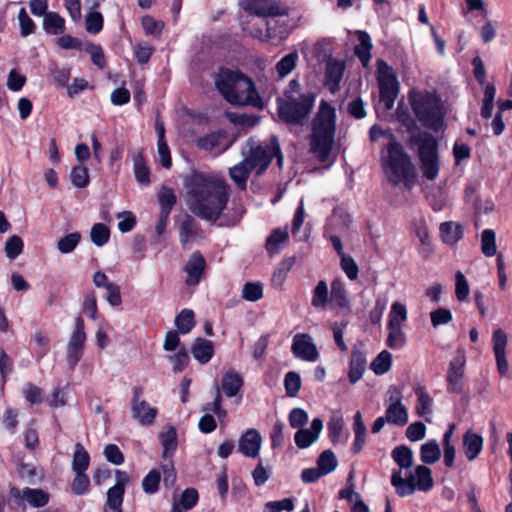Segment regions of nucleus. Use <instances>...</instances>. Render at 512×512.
Listing matches in <instances>:
<instances>
[{"mask_svg":"<svg viewBox=\"0 0 512 512\" xmlns=\"http://www.w3.org/2000/svg\"><path fill=\"white\" fill-rule=\"evenodd\" d=\"M377 80L379 85L398 84L394 69L385 61H377Z\"/></svg>","mask_w":512,"mask_h":512,"instance_id":"nucleus-42","label":"nucleus"},{"mask_svg":"<svg viewBox=\"0 0 512 512\" xmlns=\"http://www.w3.org/2000/svg\"><path fill=\"white\" fill-rule=\"evenodd\" d=\"M415 394L417 396V403L415 407L416 413L420 417H425V420L430 422L431 420L427 416H431L432 414V398L429 396L425 388L422 386H418L415 388Z\"/></svg>","mask_w":512,"mask_h":512,"instance_id":"nucleus-25","label":"nucleus"},{"mask_svg":"<svg viewBox=\"0 0 512 512\" xmlns=\"http://www.w3.org/2000/svg\"><path fill=\"white\" fill-rule=\"evenodd\" d=\"M262 444V437L256 429H248L238 440V450L244 456L256 458Z\"/></svg>","mask_w":512,"mask_h":512,"instance_id":"nucleus-15","label":"nucleus"},{"mask_svg":"<svg viewBox=\"0 0 512 512\" xmlns=\"http://www.w3.org/2000/svg\"><path fill=\"white\" fill-rule=\"evenodd\" d=\"M345 71V64L342 61L329 58L326 62L325 86L331 93L340 89V82Z\"/></svg>","mask_w":512,"mask_h":512,"instance_id":"nucleus-17","label":"nucleus"},{"mask_svg":"<svg viewBox=\"0 0 512 512\" xmlns=\"http://www.w3.org/2000/svg\"><path fill=\"white\" fill-rule=\"evenodd\" d=\"M328 296L327 283L324 280L319 281L313 290L311 305L315 308L324 309L328 302Z\"/></svg>","mask_w":512,"mask_h":512,"instance_id":"nucleus-46","label":"nucleus"},{"mask_svg":"<svg viewBox=\"0 0 512 512\" xmlns=\"http://www.w3.org/2000/svg\"><path fill=\"white\" fill-rule=\"evenodd\" d=\"M359 44L355 47V54L364 66H367L371 54L370 51L373 47L370 36L364 31H357Z\"/></svg>","mask_w":512,"mask_h":512,"instance_id":"nucleus-31","label":"nucleus"},{"mask_svg":"<svg viewBox=\"0 0 512 512\" xmlns=\"http://www.w3.org/2000/svg\"><path fill=\"white\" fill-rule=\"evenodd\" d=\"M391 354L383 350L378 354V356L372 361L371 369L377 375H383L388 372L391 368Z\"/></svg>","mask_w":512,"mask_h":512,"instance_id":"nucleus-48","label":"nucleus"},{"mask_svg":"<svg viewBox=\"0 0 512 512\" xmlns=\"http://www.w3.org/2000/svg\"><path fill=\"white\" fill-rule=\"evenodd\" d=\"M407 320V309L404 304L400 302H394L391 306L389 313L388 324H395L402 326V323Z\"/></svg>","mask_w":512,"mask_h":512,"instance_id":"nucleus-58","label":"nucleus"},{"mask_svg":"<svg viewBox=\"0 0 512 512\" xmlns=\"http://www.w3.org/2000/svg\"><path fill=\"white\" fill-rule=\"evenodd\" d=\"M483 437L468 430L463 436V450L469 461L475 460L483 449Z\"/></svg>","mask_w":512,"mask_h":512,"instance_id":"nucleus-21","label":"nucleus"},{"mask_svg":"<svg viewBox=\"0 0 512 512\" xmlns=\"http://www.w3.org/2000/svg\"><path fill=\"white\" fill-rule=\"evenodd\" d=\"M336 108L321 100L311 122L309 151L319 162L329 161L336 133Z\"/></svg>","mask_w":512,"mask_h":512,"instance_id":"nucleus-2","label":"nucleus"},{"mask_svg":"<svg viewBox=\"0 0 512 512\" xmlns=\"http://www.w3.org/2000/svg\"><path fill=\"white\" fill-rule=\"evenodd\" d=\"M415 143L418 146L423 176L428 180H435L440 168L436 139L431 134L424 133L416 138Z\"/></svg>","mask_w":512,"mask_h":512,"instance_id":"nucleus-7","label":"nucleus"},{"mask_svg":"<svg viewBox=\"0 0 512 512\" xmlns=\"http://www.w3.org/2000/svg\"><path fill=\"white\" fill-rule=\"evenodd\" d=\"M204 233L196 220L186 215L179 223V238L184 248L204 239Z\"/></svg>","mask_w":512,"mask_h":512,"instance_id":"nucleus-12","label":"nucleus"},{"mask_svg":"<svg viewBox=\"0 0 512 512\" xmlns=\"http://www.w3.org/2000/svg\"><path fill=\"white\" fill-rule=\"evenodd\" d=\"M110 237L108 227L102 223H96L90 231V238L94 245L101 247L106 244Z\"/></svg>","mask_w":512,"mask_h":512,"instance_id":"nucleus-51","label":"nucleus"},{"mask_svg":"<svg viewBox=\"0 0 512 512\" xmlns=\"http://www.w3.org/2000/svg\"><path fill=\"white\" fill-rule=\"evenodd\" d=\"M159 441L163 447V458L171 457L177 449V432L173 426H168L159 434Z\"/></svg>","mask_w":512,"mask_h":512,"instance_id":"nucleus-27","label":"nucleus"},{"mask_svg":"<svg viewBox=\"0 0 512 512\" xmlns=\"http://www.w3.org/2000/svg\"><path fill=\"white\" fill-rule=\"evenodd\" d=\"M465 367V357L458 354L449 364L447 373L448 390L454 393H460L463 390V376Z\"/></svg>","mask_w":512,"mask_h":512,"instance_id":"nucleus-14","label":"nucleus"},{"mask_svg":"<svg viewBox=\"0 0 512 512\" xmlns=\"http://www.w3.org/2000/svg\"><path fill=\"white\" fill-rule=\"evenodd\" d=\"M191 353L198 362L205 364L214 354L213 344L209 340L197 338L191 347Z\"/></svg>","mask_w":512,"mask_h":512,"instance_id":"nucleus-24","label":"nucleus"},{"mask_svg":"<svg viewBox=\"0 0 512 512\" xmlns=\"http://www.w3.org/2000/svg\"><path fill=\"white\" fill-rule=\"evenodd\" d=\"M452 313L449 309L440 307L432 312H430V319L432 326L437 328L441 325L448 324L452 321Z\"/></svg>","mask_w":512,"mask_h":512,"instance_id":"nucleus-64","label":"nucleus"},{"mask_svg":"<svg viewBox=\"0 0 512 512\" xmlns=\"http://www.w3.org/2000/svg\"><path fill=\"white\" fill-rule=\"evenodd\" d=\"M196 145L205 151L219 149L221 152L230 147V143L227 141V134L224 131L211 132L205 136L198 137Z\"/></svg>","mask_w":512,"mask_h":512,"instance_id":"nucleus-18","label":"nucleus"},{"mask_svg":"<svg viewBox=\"0 0 512 512\" xmlns=\"http://www.w3.org/2000/svg\"><path fill=\"white\" fill-rule=\"evenodd\" d=\"M132 417L141 425H151L157 415V410L151 407L145 400L131 402Z\"/></svg>","mask_w":512,"mask_h":512,"instance_id":"nucleus-20","label":"nucleus"},{"mask_svg":"<svg viewBox=\"0 0 512 512\" xmlns=\"http://www.w3.org/2000/svg\"><path fill=\"white\" fill-rule=\"evenodd\" d=\"M18 22L22 37H27L35 32L36 25L28 15L25 8H21L18 13Z\"/></svg>","mask_w":512,"mask_h":512,"instance_id":"nucleus-60","label":"nucleus"},{"mask_svg":"<svg viewBox=\"0 0 512 512\" xmlns=\"http://www.w3.org/2000/svg\"><path fill=\"white\" fill-rule=\"evenodd\" d=\"M331 300L341 308L346 307L348 304L346 289L340 279H335L331 283Z\"/></svg>","mask_w":512,"mask_h":512,"instance_id":"nucleus-50","label":"nucleus"},{"mask_svg":"<svg viewBox=\"0 0 512 512\" xmlns=\"http://www.w3.org/2000/svg\"><path fill=\"white\" fill-rule=\"evenodd\" d=\"M291 351L296 358L306 362H316L320 357L313 338L307 333L293 336Z\"/></svg>","mask_w":512,"mask_h":512,"instance_id":"nucleus-10","label":"nucleus"},{"mask_svg":"<svg viewBox=\"0 0 512 512\" xmlns=\"http://www.w3.org/2000/svg\"><path fill=\"white\" fill-rule=\"evenodd\" d=\"M242 297L250 302H256L263 297V285L259 282H249L243 286Z\"/></svg>","mask_w":512,"mask_h":512,"instance_id":"nucleus-55","label":"nucleus"},{"mask_svg":"<svg viewBox=\"0 0 512 512\" xmlns=\"http://www.w3.org/2000/svg\"><path fill=\"white\" fill-rule=\"evenodd\" d=\"M9 495L15 500L26 501L30 506L43 507L49 502V494L41 489L26 487L22 491L15 486L10 487Z\"/></svg>","mask_w":512,"mask_h":512,"instance_id":"nucleus-13","label":"nucleus"},{"mask_svg":"<svg viewBox=\"0 0 512 512\" xmlns=\"http://www.w3.org/2000/svg\"><path fill=\"white\" fill-rule=\"evenodd\" d=\"M81 240V234L79 232L70 233L57 242V249L62 254H68L74 251Z\"/></svg>","mask_w":512,"mask_h":512,"instance_id":"nucleus-49","label":"nucleus"},{"mask_svg":"<svg viewBox=\"0 0 512 512\" xmlns=\"http://www.w3.org/2000/svg\"><path fill=\"white\" fill-rule=\"evenodd\" d=\"M133 166L136 180L143 185H148L150 183V170L146 165L142 152H138L135 155Z\"/></svg>","mask_w":512,"mask_h":512,"instance_id":"nucleus-38","label":"nucleus"},{"mask_svg":"<svg viewBox=\"0 0 512 512\" xmlns=\"http://www.w3.org/2000/svg\"><path fill=\"white\" fill-rule=\"evenodd\" d=\"M157 196L160 212L170 213L177 201L174 190L170 187L162 186Z\"/></svg>","mask_w":512,"mask_h":512,"instance_id":"nucleus-43","label":"nucleus"},{"mask_svg":"<svg viewBox=\"0 0 512 512\" xmlns=\"http://www.w3.org/2000/svg\"><path fill=\"white\" fill-rule=\"evenodd\" d=\"M380 101L386 109H391L398 95V84L379 85Z\"/></svg>","mask_w":512,"mask_h":512,"instance_id":"nucleus-53","label":"nucleus"},{"mask_svg":"<svg viewBox=\"0 0 512 512\" xmlns=\"http://www.w3.org/2000/svg\"><path fill=\"white\" fill-rule=\"evenodd\" d=\"M230 186L223 179L194 174L187 185V205L189 210L202 220L220 226L236 225L245 213L240 199L234 198L229 207Z\"/></svg>","mask_w":512,"mask_h":512,"instance_id":"nucleus-1","label":"nucleus"},{"mask_svg":"<svg viewBox=\"0 0 512 512\" xmlns=\"http://www.w3.org/2000/svg\"><path fill=\"white\" fill-rule=\"evenodd\" d=\"M250 172L251 169L245 161L242 160L240 163L229 169V176L240 190H245Z\"/></svg>","mask_w":512,"mask_h":512,"instance_id":"nucleus-33","label":"nucleus"},{"mask_svg":"<svg viewBox=\"0 0 512 512\" xmlns=\"http://www.w3.org/2000/svg\"><path fill=\"white\" fill-rule=\"evenodd\" d=\"M288 231L284 229H275L266 240V249L269 254H277L288 241Z\"/></svg>","mask_w":512,"mask_h":512,"instance_id":"nucleus-30","label":"nucleus"},{"mask_svg":"<svg viewBox=\"0 0 512 512\" xmlns=\"http://www.w3.org/2000/svg\"><path fill=\"white\" fill-rule=\"evenodd\" d=\"M381 165L387 181L394 187L411 190L416 182V170L403 146L390 135L381 151Z\"/></svg>","mask_w":512,"mask_h":512,"instance_id":"nucleus-4","label":"nucleus"},{"mask_svg":"<svg viewBox=\"0 0 512 512\" xmlns=\"http://www.w3.org/2000/svg\"><path fill=\"white\" fill-rule=\"evenodd\" d=\"M72 184L77 188H84L89 183L88 170L84 166H76L70 173Z\"/></svg>","mask_w":512,"mask_h":512,"instance_id":"nucleus-62","label":"nucleus"},{"mask_svg":"<svg viewBox=\"0 0 512 512\" xmlns=\"http://www.w3.org/2000/svg\"><path fill=\"white\" fill-rule=\"evenodd\" d=\"M175 325L182 334H187L195 326L194 312L190 309H183L175 317Z\"/></svg>","mask_w":512,"mask_h":512,"instance_id":"nucleus-45","label":"nucleus"},{"mask_svg":"<svg viewBox=\"0 0 512 512\" xmlns=\"http://www.w3.org/2000/svg\"><path fill=\"white\" fill-rule=\"evenodd\" d=\"M85 340H86V333L84 331L83 319L81 317H77L75 320L74 331L71 334L67 345L83 351Z\"/></svg>","mask_w":512,"mask_h":512,"instance_id":"nucleus-44","label":"nucleus"},{"mask_svg":"<svg viewBox=\"0 0 512 512\" xmlns=\"http://www.w3.org/2000/svg\"><path fill=\"white\" fill-rule=\"evenodd\" d=\"M298 58L297 52H291L287 55H285L277 64H276V71L280 78H283L287 76L289 73H291L295 66H296V60Z\"/></svg>","mask_w":512,"mask_h":512,"instance_id":"nucleus-52","label":"nucleus"},{"mask_svg":"<svg viewBox=\"0 0 512 512\" xmlns=\"http://www.w3.org/2000/svg\"><path fill=\"white\" fill-rule=\"evenodd\" d=\"M323 429V421L320 418H314L309 429H298L295 433L294 441L298 448L306 449L315 443Z\"/></svg>","mask_w":512,"mask_h":512,"instance_id":"nucleus-16","label":"nucleus"},{"mask_svg":"<svg viewBox=\"0 0 512 512\" xmlns=\"http://www.w3.org/2000/svg\"><path fill=\"white\" fill-rule=\"evenodd\" d=\"M441 238L444 243L453 245L463 236V228L460 224L453 221L443 222L440 227Z\"/></svg>","mask_w":512,"mask_h":512,"instance_id":"nucleus-26","label":"nucleus"},{"mask_svg":"<svg viewBox=\"0 0 512 512\" xmlns=\"http://www.w3.org/2000/svg\"><path fill=\"white\" fill-rule=\"evenodd\" d=\"M161 479L160 472L157 470H151L144 477L142 481V488L145 493L154 494L158 491L159 482Z\"/></svg>","mask_w":512,"mask_h":512,"instance_id":"nucleus-61","label":"nucleus"},{"mask_svg":"<svg viewBox=\"0 0 512 512\" xmlns=\"http://www.w3.org/2000/svg\"><path fill=\"white\" fill-rule=\"evenodd\" d=\"M385 417L388 423L404 426L408 422V411L403 404H389Z\"/></svg>","mask_w":512,"mask_h":512,"instance_id":"nucleus-29","label":"nucleus"},{"mask_svg":"<svg viewBox=\"0 0 512 512\" xmlns=\"http://www.w3.org/2000/svg\"><path fill=\"white\" fill-rule=\"evenodd\" d=\"M90 457L82 444L76 443L72 460L74 472H85L89 466Z\"/></svg>","mask_w":512,"mask_h":512,"instance_id":"nucleus-40","label":"nucleus"},{"mask_svg":"<svg viewBox=\"0 0 512 512\" xmlns=\"http://www.w3.org/2000/svg\"><path fill=\"white\" fill-rule=\"evenodd\" d=\"M387 345L392 349H400L406 343V335L402 330V326L388 324Z\"/></svg>","mask_w":512,"mask_h":512,"instance_id":"nucleus-41","label":"nucleus"},{"mask_svg":"<svg viewBox=\"0 0 512 512\" xmlns=\"http://www.w3.org/2000/svg\"><path fill=\"white\" fill-rule=\"evenodd\" d=\"M273 157L277 158V163L281 167L283 155L276 136L271 137L270 146L268 147H262L261 145L251 146L243 160L251 171L256 169L257 174H261L268 168Z\"/></svg>","mask_w":512,"mask_h":512,"instance_id":"nucleus-8","label":"nucleus"},{"mask_svg":"<svg viewBox=\"0 0 512 512\" xmlns=\"http://www.w3.org/2000/svg\"><path fill=\"white\" fill-rule=\"evenodd\" d=\"M412 108L426 127L437 131L441 126L442 112L436 96L429 93L419 95L412 101Z\"/></svg>","mask_w":512,"mask_h":512,"instance_id":"nucleus-9","label":"nucleus"},{"mask_svg":"<svg viewBox=\"0 0 512 512\" xmlns=\"http://www.w3.org/2000/svg\"><path fill=\"white\" fill-rule=\"evenodd\" d=\"M205 266L206 261L202 254L198 251L194 252L184 267V270L187 273L186 283L188 285H197Z\"/></svg>","mask_w":512,"mask_h":512,"instance_id":"nucleus-19","label":"nucleus"},{"mask_svg":"<svg viewBox=\"0 0 512 512\" xmlns=\"http://www.w3.org/2000/svg\"><path fill=\"white\" fill-rule=\"evenodd\" d=\"M217 90L233 105L262 106V100L253 81L238 71L224 69L215 78Z\"/></svg>","mask_w":512,"mask_h":512,"instance_id":"nucleus-5","label":"nucleus"},{"mask_svg":"<svg viewBox=\"0 0 512 512\" xmlns=\"http://www.w3.org/2000/svg\"><path fill=\"white\" fill-rule=\"evenodd\" d=\"M481 250L487 257H492L497 252L496 235L493 230L486 229L481 235Z\"/></svg>","mask_w":512,"mask_h":512,"instance_id":"nucleus-47","label":"nucleus"},{"mask_svg":"<svg viewBox=\"0 0 512 512\" xmlns=\"http://www.w3.org/2000/svg\"><path fill=\"white\" fill-rule=\"evenodd\" d=\"M318 468L324 475H327L337 467V459L331 450H325L317 461Z\"/></svg>","mask_w":512,"mask_h":512,"instance_id":"nucleus-54","label":"nucleus"},{"mask_svg":"<svg viewBox=\"0 0 512 512\" xmlns=\"http://www.w3.org/2000/svg\"><path fill=\"white\" fill-rule=\"evenodd\" d=\"M116 478L117 483L107 491L105 512H121L125 485L129 481V476L126 472L117 470Z\"/></svg>","mask_w":512,"mask_h":512,"instance_id":"nucleus-11","label":"nucleus"},{"mask_svg":"<svg viewBox=\"0 0 512 512\" xmlns=\"http://www.w3.org/2000/svg\"><path fill=\"white\" fill-rule=\"evenodd\" d=\"M391 484L401 497L411 495L416 489L428 491L433 487L431 469L425 465H418L414 474L407 478L402 477L401 470H393Z\"/></svg>","mask_w":512,"mask_h":512,"instance_id":"nucleus-6","label":"nucleus"},{"mask_svg":"<svg viewBox=\"0 0 512 512\" xmlns=\"http://www.w3.org/2000/svg\"><path fill=\"white\" fill-rule=\"evenodd\" d=\"M251 14L267 18L281 14L280 8L267 0H251L246 8Z\"/></svg>","mask_w":512,"mask_h":512,"instance_id":"nucleus-23","label":"nucleus"},{"mask_svg":"<svg viewBox=\"0 0 512 512\" xmlns=\"http://www.w3.org/2000/svg\"><path fill=\"white\" fill-rule=\"evenodd\" d=\"M284 386L289 397H295L301 388V378L297 372L290 371L285 375Z\"/></svg>","mask_w":512,"mask_h":512,"instance_id":"nucleus-56","label":"nucleus"},{"mask_svg":"<svg viewBox=\"0 0 512 512\" xmlns=\"http://www.w3.org/2000/svg\"><path fill=\"white\" fill-rule=\"evenodd\" d=\"M292 264H293L292 260L283 261L277 267V269L274 271L271 281H272V285L275 288H277V289L282 288V286L286 280L287 273L290 270Z\"/></svg>","mask_w":512,"mask_h":512,"instance_id":"nucleus-57","label":"nucleus"},{"mask_svg":"<svg viewBox=\"0 0 512 512\" xmlns=\"http://www.w3.org/2000/svg\"><path fill=\"white\" fill-rule=\"evenodd\" d=\"M270 19L266 20V29L265 31H259L257 36L262 41H270L274 38H282L284 34V30L280 29V21L275 18L276 16H269Z\"/></svg>","mask_w":512,"mask_h":512,"instance_id":"nucleus-37","label":"nucleus"},{"mask_svg":"<svg viewBox=\"0 0 512 512\" xmlns=\"http://www.w3.org/2000/svg\"><path fill=\"white\" fill-rule=\"evenodd\" d=\"M353 431L355 434V440L352 446V452L354 454H358L363 449L367 432L366 425L359 411H357L354 415Z\"/></svg>","mask_w":512,"mask_h":512,"instance_id":"nucleus-28","label":"nucleus"},{"mask_svg":"<svg viewBox=\"0 0 512 512\" xmlns=\"http://www.w3.org/2000/svg\"><path fill=\"white\" fill-rule=\"evenodd\" d=\"M43 28L49 34H61L65 30V20L56 12H48L43 18Z\"/></svg>","mask_w":512,"mask_h":512,"instance_id":"nucleus-34","label":"nucleus"},{"mask_svg":"<svg viewBox=\"0 0 512 512\" xmlns=\"http://www.w3.org/2000/svg\"><path fill=\"white\" fill-rule=\"evenodd\" d=\"M23 247L24 243L19 236H11L5 243L6 256L11 260L17 258L22 253Z\"/></svg>","mask_w":512,"mask_h":512,"instance_id":"nucleus-59","label":"nucleus"},{"mask_svg":"<svg viewBox=\"0 0 512 512\" xmlns=\"http://www.w3.org/2000/svg\"><path fill=\"white\" fill-rule=\"evenodd\" d=\"M243 385V379L236 372H227L222 378V389L226 396L234 397Z\"/></svg>","mask_w":512,"mask_h":512,"instance_id":"nucleus-35","label":"nucleus"},{"mask_svg":"<svg viewBox=\"0 0 512 512\" xmlns=\"http://www.w3.org/2000/svg\"><path fill=\"white\" fill-rule=\"evenodd\" d=\"M391 456L401 469H408L413 464V452L407 446L395 447L392 450Z\"/></svg>","mask_w":512,"mask_h":512,"instance_id":"nucleus-39","label":"nucleus"},{"mask_svg":"<svg viewBox=\"0 0 512 512\" xmlns=\"http://www.w3.org/2000/svg\"><path fill=\"white\" fill-rule=\"evenodd\" d=\"M340 267L350 280H356L359 268L355 260L350 255L340 256Z\"/></svg>","mask_w":512,"mask_h":512,"instance_id":"nucleus-63","label":"nucleus"},{"mask_svg":"<svg viewBox=\"0 0 512 512\" xmlns=\"http://www.w3.org/2000/svg\"><path fill=\"white\" fill-rule=\"evenodd\" d=\"M344 421L342 417L334 416L328 422L329 437L334 445L345 444L348 434L343 433Z\"/></svg>","mask_w":512,"mask_h":512,"instance_id":"nucleus-32","label":"nucleus"},{"mask_svg":"<svg viewBox=\"0 0 512 512\" xmlns=\"http://www.w3.org/2000/svg\"><path fill=\"white\" fill-rule=\"evenodd\" d=\"M441 457L440 446L436 440H430L421 445L420 459L425 464H434Z\"/></svg>","mask_w":512,"mask_h":512,"instance_id":"nucleus-36","label":"nucleus"},{"mask_svg":"<svg viewBox=\"0 0 512 512\" xmlns=\"http://www.w3.org/2000/svg\"><path fill=\"white\" fill-rule=\"evenodd\" d=\"M366 369L365 354L357 348H354L349 363L348 377L352 384L358 382Z\"/></svg>","mask_w":512,"mask_h":512,"instance_id":"nucleus-22","label":"nucleus"},{"mask_svg":"<svg viewBox=\"0 0 512 512\" xmlns=\"http://www.w3.org/2000/svg\"><path fill=\"white\" fill-rule=\"evenodd\" d=\"M316 100V94L305 89L296 80H290L283 95L277 99L278 116L289 125L303 126L309 119Z\"/></svg>","mask_w":512,"mask_h":512,"instance_id":"nucleus-3","label":"nucleus"}]
</instances>
